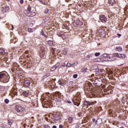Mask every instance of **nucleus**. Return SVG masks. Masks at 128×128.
Wrapping results in <instances>:
<instances>
[{
  "instance_id": "obj_22",
  "label": "nucleus",
  "mask_w": 128,
  "mask_h": 128,
  "mask_svg": "<svg viewBox=\"0 0 128 128\" xmlns=\"http://www.w3.org/2000/svg\"><path fill=\"white\" fill-rule=\"evenodd\" d=\"M0 54L4 56V54H6V50L4 48H0Z\"/></svg>"
},
{
  "instance_id": "obj_32",
  "label": "nucleus",
  "mask_w": 128,
  "mask_h": 128,
  "mask_svg": "<svg viewBox=\"0 0 128 128\" xmlns=\"http://www.w3.org/2000/svg\"><path fill=\"white\" fill-rule=\"evenodd\" d=\"M60 62H58L56 65H54L56 68H60Z\"/></svg>"
},
{
  "instance_id": "obj_40",
  "label": "nucleus",
  "mask_w": 128,
  "mask_h": 128,
  "mask_svg": "<svg viewBox=\"0 0 128 128\" xmlns=\"http://www.w3.org/2000/svg\"><path fill=\"white\" fill-rule=\"evenodd\" d=\"M9 102H10V100H8V99H6L4 100L5 104H8Z\"/></svg>"
},
{
  "instance_id": "obj_56",
  "label": "nucleus",
  "mask_w": 128,
  "mask_h": 128,
  "mask_svg": "<svg viewBox=\"0 0 128 128\" xmlns=\"http://www.w3.org/2000/svg\"><path fill=\"white\" fill-rule=\"evenodd\" d=\"M48 118H52V115H50V114H48Z\"/></svg>"
},
{
  "instance_id": "obj_59",
  "label": "nucleus",
  "mask_w": 128,
  "mask_h": 128,
  "mask_svg": "<svg viewBox=\"0 0 128 128\" xmlns=\"http://www.w3.org/2000/svg\"><path fill=\"white\" fill-rule=\"evenodd\" d=\"M46 120L48 121V118L47 117H46Z\"/></svg>"
},
{
  "instance_id": "obj_31",
  "label": "nucleus",
  "mask_w": 128,
  "mask_h": 128,
  "mask_svg": "<svg viewBox=\"0 0 128 128\" xmlns=\"http://www.w3.org/2000/svg\"><path fill=\"white\" fill-rule=\"evenodd\" d=\"M74 63L73 64H72L68 62L66 64L67 68H70L72 66H74Z\"/></svg>"
},
{
  "instance_id": "obj_45",
  "label": "nucleus",
  "mask_w": 128,
  "mask_h": 128,
  "mask_svg": "<svg viewBox=\"0 0 128 128\" xmlns=\"http://www.w3.org/2000/svg\"><path fill=\"white\" fill-rule=\"evenodd\" d=\"M74 78H78V74H74L73 75Z\"/></svg>"
},
{
  "instance_id": "obj_2",
  "label": "nucleus",
  "mask_w": 128,
  "mask_h": 128,
  "mask_svg": "<svg viewBox=\"0 0 128 128\" xmlns=\"http://www.w3.org/2000/svg\"><path fill=\"white\" fill-rule=\"evenodd\" d=\"M73 102L75 106H78L80 104V93L78 92L76 94V96L74 100H73Z\"/></svg>"
},
{
  "instance_id": "obj_46",
  "label": "nucleus",
  "mask_w": 128,
  "mask_h": 128,
  "mask_svg": "<svg viewBox=\"0 0 128 128\" xmlns=\"http://www.w3.org/2000/svg\"><path fill=\"white\" fill-rule=\"evenodd\" d=\"M58 36H60V38H62L64 36V34H60V33H58Z\"/></svg>"
},
{
  "instance_id": "obj_19",
  "label": "nucleus",
  "mask_w": 128,
  "mask_h": 128,
  "mask_svg": "<svg viewBox=\"0 0 128 128\" xmlns=\"http://www.w3.org/2000/svg\"><path fill=\"white\" fill-rule=\"evenodd\" d=\"M50 52L52 54V56H54V58L56 57V48H52Z\"/></svg>"
},
{
  "instance_id": "obj_38",
  "label": "nucleus",
  "mask_w": 128,
  "mask_h": 128,
  "mask_svg": "<svg viewBox=\"0 0 128 128\" xmlns=\"http://www.w3.org/2000/svg\"><path fill=\"white\" fill-rule=\"evenodd\" d=\"M44 14H48V8H46L44 11Z\"/></svg>"
},
{
  "instance_id": "obj_27",
  "label": "nucleus",
  "mask_w": 128,
  "mask_h": 128,
  "mask_svg": "<svg viewBox=\"0 0 128 128\" xmlns=\"http://www.w3.org/2000/svg\"><path fill=\"white\" fill-rule=\"evenodd\" d=\"M103 58H110V54H102Z\"/></svg>"
},
{
  "instance_id": "obj_53",
  "label": "nucleus",
  "mask_w": 128,
  "mask_h": 128,
  "mask_svg": "<svg viewBox=\"0 0 128 128\" xmlns=\"http://www.w3.org/2000/svg\"><path fill=\"white\" fill-rule=\"evenodd\" d=\"M22 62L25 64H28V62L27 60H22Z\"/></svg>"
},
{
  "instance_id": "obj_60",
  "label": "nucleus",
  "mask_w": 128,
  "mask_h": 128,
  "mask_svg": "<svg viewBox=\"0 0 128 128\" xmlns=\"http://www.w3.org/2000/svg\"><path fill=\"white\" fill-rule=\"evenodd\" d=\"M52 128H56V126H54L53 127H52Z\"/></svg>"
},
{
  "instance_id": "obj_42",
  "label": "nucleus",
  "mask_w": 128,
  "mask_h": 128,
  "mask_svg": "<svg viewBox=\"0 0 128 128\" xmlns=\"http://www.w3.org/2000/svg\"><path fill=\"white\" fill-rule=\"evenodd\" d=\"M100 54V52H96L94 54L95 56H98Z\"/></svg>"
},
{
  "instance_id": "obj_18",
  "label": "nucleus",
  "mask_w": 128,
  "mask_h": 128,
  "mask_svg": "<svg viewBox=\"0 0 128 128\" xmlns=\"http://www.w3.org/2000/svg\"><path fill=\"white\" fill-rule=\"evenodd\" d=\"M10 10V7L8 6H6L5 7L3 8L2 10V12L4 13L6 12H8Z\"/></svg>"
},
{
  "instance_id": "obj_4",
  "label": "nucleus",
  "mask_w": 128,
  "mask_h": 128,
  "mask_svg": "<svg viewBox=\"0 0 128 128\" xmlns=\"http://www.w3.org/2000/svg\"><path fill=\"white\" fill-rule=\"evenodd\" d=\"M54 100L55 102H60L62 99V93L57 92L54 94Z\"/></svg>"
},
{
  "instance_id": "obj_57",
  "label": "nucleus",
  "mask_w": 128,
  "mask_h": 128,
  "mask_svg": "<svg viewBox=\"0 0 128 128\" xmlns=\"http://www.w3.org/2000/svg\"><path fill=\"white\" fill-rule=\"evenodd\" d=\"M117 36H118V38H120V36H122V34H117Z\"/></svg>"
},
{
  "instance_id": "obj_30",
  "label": "nucleus",
  "mask_w": 128,
  "mask_h": 128,
  "mask_svg": "<svg viewBox=\"0 0 128 128\" xmlns=\"http://www.w3.org/2000/svg\"><path fill=\"white\" fill-rule=\"evenodd\" d=\"M62 52L64 56H66V54H68V50L66 49H64Z\"/></svg>"
},
{
  "instance_id": "obj_61",
  "label": "nucleus",
  "mask_w": 128,
  "mask_h": 128,
  "mask_svg": "<svg viewBox=\"0 0 128 128\" xmlns=\"http://www.w3.org/2000/svg\"><path fill=\"white\" fill-rule=\"evenodd\" d=\"M84 24V23L82 22H81V26L82 25V24Z\"/></svg>"
},
{
  "instance_id": "obj_21",
  "label": "nucleus",
  "mask_w": 128,
  "mask_h": 128,
  "mask_svg": "<svg viewBox=\"0 0 128 128\" xmlns=\"http://www.w3.org/2000/svg\"><path fill=\"white\" fill-rule=\"evenodd\" d=\"M36 16V12H32V11H30V12H28V16Z\"/></svg>"
},
{
  "instance_id": "obj_28",
  "label": "nucleus",
  "mask_w": 128,
  "mask_h": 128,
  "mask_svg": "<svg viewBox=\"0 0 128 128\" xmlns=\"http://www.w3.org/2000/svg\"><path fill=\"white\" fill-rule=\"evenodd\" d=\"M68 122L69 124H72V118L69 117L68 118Z\"/></svg>"
},
{
  "instance_id": "obj_6",
  "label": "nucleus",
  "mask_w": 128,
  "mask_h": 128,
  "mask_svg": "<svg viewBox=\"0 0 128 128\" xmlns=\"http://www.w3.org/2000/svg\"><path fill=\"white\" fill-rule=\"evenodd\" d=\"M14 108L15 110H16L17 112H19V114H22V112H24V108L20 105L16 106Z\"/></svg>"
},
{
  "instance_id": "obj_48",
  "label": "nucleus",
  "mask_w": 128,
  "mask_h": 128,
  "mask_svg": "<svg viewBox=\"0 0 128 128\" xmlns=\"http://www.w3.org/2000/svg\"><path fill=\"white\" fill-rule=\"evenodd\" d=\"M90 58V55H87L86 56V58H88H88Z\"/></svg>"
},
{
  "instance_id": "obj_15",
  "label": "nucleus",
  "mask_w": 128,
  "mask_h": 128,
  "mask_svg": "<svg viewBox=\"0 0 128 128\" xmlns=\"http://www.w3.org/2000/svg\"><path fill=\"white\" fill-rule=\"evenodd\" d=\"M94 104H96V102H88V101H84V106H92Z\"/></svg>"
},
{
  "instance_id": "obj_12",
  "label": "nucleus",
  "mask_w": 128,
  "mask_h": 128,
  "mask_svg": "<svg viewBox=\"0 0 128 128\" xmlns=\"http://www.w3.org/2000/svg\"><path fill=\"white\" fill-rule=\"evenodd\" d=\"M100 20L102 22H106L108 18H106L104 15H101L100 16Z\"/></svg>"
},
{
  "instance_id": "obj_47",
  "label": "nucleus",
  "mask_w": 128,
  "mask_h": 128,
  "mask_svg": "<svg viewBox=\"0 0 128 128\" xmlns=\"http://www.w3.org/2000/svg\"><path fill=\"white\" fill-rule=\"evenodd\" d=\"M24 102H26V104H30V101H25Z\"/></svg>"
},
{
  "instance_id": "obj_10",
  "label": "nucleus",
  "mask_w": 128,
  "mask_h": 128,
  "mask_svg": "<svg viewBox=\"0 0 128 128\" xmlns=\"http://www.w3.org/2000/svg\"><path fill=\"white\" fill-rule=\"evenodd\" d=\"M22 82L23 83L24 86L26 88H28V86H30V80H24L22 81Z\"/></svg>"
},
{
  "instance_id": "obj_33",
  "label": "nucleus",
  "mask_w": 128,
  "mask_h": 128,
  "mask_svg": "<svg viewBox=\"0 0 128 128\" xmlns=\"http://www.w3.org/2000/svg\"><path fill=\"white\" fill-rule=\"evenodd\" d=\"M20 78L21 80V81H22V80H26V77H24V76H20Z\"/></svg>"
},
{
  "instance_id": "obj_29",
  "label": "nucleus",
  "mask_w": 128,
  "mask_h": 128,
  "mask_svg": "<svg viewBox=\"0 0 128 128\" xmlns=\"http://www.w3.org/2000/svg\"><path fill=\"white\" fill-rule=\"evenodd\" d=\"M48 44L50 46H52L54 45V43L52 42V40H48Z\"/></svg>"
},
{
  "instance_id": "obj_8",
  "label": "nucleus",
  "mask_w": 128,
  "mask_h": 128,
  "mask_svg": "<svg viewBox=\"0 0 128 128\" xmlns=\"http://www.w3.org/2000/svg\"><path fill=\"white\" fill-rule=\"evenodd\" d=\"M113 56L114 58H126V55H124V54L114 53L113 54Z\"/></svg>"
},
{
  "instance_id": "obj_11",
  "label": "nucleus",
  "mask_w": 128,
  "mask_h": 128,
  "mask_svg": "<svg viewBox=\"0 0 128 128\" xmlns=\"http://www.w3.org/2000/svg\"><path fill=\"white\" fill-rule=\"evenodd\" d=\"M46 52V49L44 47H41L40 50V56L41 58H44V52Z\"/></svg>"
},
{
  "instance_id": "obj_5",
  "label": "nucleus",
  "mask_w": 128,
  "mask_h": 128,
  "mask_svg": "<svg viewBox=\"0 0 128 128\" xmlns=\"http://www.w3.org/2000/svg\"><path fill=\"white\" fill-rule=\"evenodd\" d=\"M52 120L53 122H58L60 120V115L58 112H54L53 114H52Z\"/></svg>"
},
{
  "instance_id": "obj_3",
  "label": "nucleus",
  "mask_w": 128,
  "mask_h": 128,
  "mask_svg": "<svg viewBox=\"0 0 128 128\" xmlns=\"http://www.w3.org/2000/svg\"><path fill=\"white\" fill-rule=\"evenodd\" d=\"M80 19H76L74 20V22H73V26H74V28H76V30H75V32H80Z\"/></svg>"
},
{
  "instance_id": "obj_49",
  "label": "nucleus",
  "mask_w": 128,
  "mask_h": 128,
  "mask_svg": "<svg viewBox=\"0 0 128 128\" xmlns=\"http://www.w3.org/2000/svg\"><path fill=\"white\" fill-rule=\"evenodd\" d=\"M0 36H2V33L0 32V44L2 42V38Z\"/></svg>"
},
{
  "instance_id": "obj_39",
  "label": "nucleus",
  "mask_w": 128,
  "mask_h": 128,
  "mask_svg": "<svg viewBox=\"0 0 128 128\" xmlns=\"http://www.w3.org/2000/svg\"><path fill=\"white\" fill-rule=\"evenodd\" d=\"M8 124L9 126H12V121L10 120H8Z\"/></svg>"
},
{
  "instance_id": "obj_63",
  "label": "nucleus",
  "mask_w": 128,
  "mask_h": 128,
  "mask_svg": "<svg viewBox=\"0 0 128 128\" xmlns=\"http://www.w3.org/2000/svg\"><path fill=\"white\" fill-rule=\"evenodd\" d=\"M12 28H14V26H12Z\"/></svg>"
},
{
  "instance_id": "obj_64",
  "label": "nucleus",
  "mask_w": 128,
  "mask_h": 128,
  "mask_svg": "<svg viewBox=\"0 0 128 128\" xmlns=\"http://www.w3.org/2000/svg\"><path fill=\"white\" fill-rule=\"evenodd\" d=\"M7 0V2H10V0Z\"/></svg>"
},
{
  "instance_id": "obj_62",
  "label": "nucleus",
  "mask_w": 128,
  "mask_h": 128,
  "mask_svg": "<svg viewBox=\"0 0 128 128\" xmlns=\"http://www.w3.org/2000/svg\"><path fill=\"white\" fill-rule=\"evenodd\" d=\"M71 102H68V104H71Z\"/></svg>"
},
{
  "instance_id": "obj_34",
  "label": "nucleus",
  "mask_w": 128,
  "mask_h": 128,
  "mask_svg": "<svg viewBox=\"0 0 128 128\" xmlns=\"http://www.w3.org/2000/svg\"><path fill=\"white\" fill-rule=\"evenodd\" d=\"M98 80H94V84L98 86Z\"/></svg>"
},
{
  "instance_id": "obj_26",
  "label": "nucleus",
  "mask_w": 128,
  "mask_h": 128,
  "mask_svg": "<svg viewBox=\"0 0 128 128\" xmlns=\"http://www.w3.org/2000/svg\"><path fill=\"white\" fill-rule=\"evenodd\" d=\"M87 71H88V68L86 67H84L81 70L82 72H86Z\"/></svg>"
},
{
  "instance_id": "obj_17",
  "label": "nucleus",
  "mask_w": 128,
  "mask_h": 128,
  "mask_svg": "<svg viewBox=\"0 0 128 128\" xmlns=\"http://www.w3.org/2000/svg\"><path fill=\"white\" fill-rule=\"evenodd\" d=\"M30 94V90H26V91H24L22 92V96H26V98Z\"/></svg>"
},
{
  "instance_id": "obj_55",
  "label": "nucleus",
  "mask_w": 128,
  "mask_h": 128,
  "mask_svg": "<svg viewBox=\"0 0 128 128\" xmlns=\"http://www.w3.org/2000/svg\"><path fill=\"white\" fill-rule=\"evenodd\" d=\"M62 66H66V63H64L62 65Z\"/></svg>"
},
{
  "instance_id": "obj_13",
  "label": "nucleus",
  "mask_w": 128,
  "mask_h": 128,
  "mask_svg": "<svg viewBox=\"0 0 128 128\" xmlns=\"http://www.w3.org/2000/svg\"><path fill=\"white\" fill-rule=\"evenodd\" d=\"M58 84L60 86H64L66 84V81L64 79H60L58 81Z\"/></svg>"
},
{
  "instance_id": "obj_44",
  "label": "nucleus",
  "mask_w": 128,
  "mask_h": 128,
  "mask_svg": "<svg viewBox=\"0 0 128 128\" xmlns=\"http://www.w3.org/2000/svg\"><path fill=\"white\" fill-rule=\"evenodd\" d=\"M4 90V86H0V92H2Z\"/></svg>"
},
{
  "instance_id": "obj_25",
  "label": "nucleus",
  "mask_w": 128,
  "mask_h": 128,
  "mask_svg": "<svg viewBox=\"0 0 128 128\" xmlns=\"http://www.w3.org/2000/svg\"><path fill=\"white\" fill-rule=\"evenodd\" d=\"M116 52H122V47L120 46H118V47H116Z\"/></svg>"
},
{
  "instance_id": "obj_9",
  "label": "nucleus",
  "mask_w": 128,
  "mask_h": 128,
  "mask_svg": "<svg viewBox=\"0 0 128 128\" xmlns=\"http://www.w3.org/2000/svg\"><path fill=\"white\" fill-rule=\"evenodd\" d=\"M10 94H13V96H16V94H18V90L16 86H13L10 90Z\"/></svg>"
},
{
  "instance_id": "obj_24",
  "label": "nucleus",
  "mask_w": 128,
  "mask_h": 128,
  "mask_svg": "<svg viewBox=\"0 0 128 128\" xmlns=\"http://www.w3.org/2000/svg\"><path fill=\"white\" fill-rule=\"evenodd\" d=\"M56 57L54 56H52V58H51V62H50V64H54V62H56Z\"/></svg>"
},
{
  "instance_id": "obj_41",
  "label": "nucleus",
  "mask_w": 128,
  "mask_h": 128,
  "mask_svg": "<svg viewBox=\"0 0 128 128\" xmlns=\"http://www.w3.org/2000/svg\"><path fill=\"white\" fill-rule=\"evenodd\" d=\"M28 32H34V30H32V29L30 28H28Z\"/></svg>"
},
{
  "instance_id": "obj_1",
  "label": "nucleus",
  "mask_w": 128,
  "mask_h": 128,
  "mask_svg": "<svg viewBox=\"0 0 128 128\" xmlns=\"http://www.w3.org/2000/svg\"><path fill=\"white\" fill-rule=\"evenodd\" d=\"M10 80V76L6 71L0 72V82H8Z\"/></svg>"
},
{
  "instance_id": "obj_7",
  "label": "nucleus",
  "mask_w": 128,
  "mask_h": 128,
  "mask_svg": "<svg viewBox=\"0 0 128 128\" xmlns=\"http://www.w3.org/2000/svg\"><path fill=\"white\" fill-rule=\"evenodd\" d=\"M20 70V65L18 63L14 62L13 64V67L12 68V72H16V70Z\"/></svg>"
},
{
  "instance_id": "obj_23",
  "label": "nucleus",
  "mask_w": 128,
  "mask_h": 128,
  "mask_svg": "<svg viewBox=\"0 0 128 128\" xmlns=\"http://www.w3.org/2000/svg\"><path fill=\"white\" fill-rule=\"evenodd\" d=\"M41 36H44L46 38H48V35L46 34L44 32V30H42L41 32H40Z\"/></svg>"
},
{
  "instance_id": "obj_16",
  "label": "nucleus",
  "mask_w": 128,
  "mask_h": 128,
  "mask_svg": "<svg viewBox=\"0 0 128 128\" xmlns=\"http://www.w3.org/2000/svg\"><path fill=\"white\" fill-rule=\"evenodd\" d=\"M102 124V120L100 118H98L95 122V124H96L97 126H100V124Z\"/></svg>"
},
{
  "instance_id": "obj_35",
  "label": "nucleus",
  "mask_w": 128,
  "mask_h": 128,
  "mask_svg": "<svg viewBox=\"0 0 128 128\" xmlns=\"http://www.w3.org/2000/svg\"><path fill=\"white\" fill-rule=\"evenodd\" d=\"M57 68L55 67V66H53L51 69L50 70H52V72H54V70H56Z\"/></svg>"
},
{
  "instance_id": "obj_36",
  "label": "nucleus",
  "mask_w": 128,
  "mask_h": 128,
  "mask_svg": "<svg viewBox=\"0 0 128 128\" xmlns=\"http://www.w3.org/2000/svg\"><path fill=\"white\" fill-rule=\"evenodd\" d=\"M44 128H50V126L48 124H44Z\"/></svg>"
},
{
  "instance_id": "obj_52",
  "label": "nucleus",
  "mask_w": 128,
  "mask_h": 128,
  "mask_svg": "<svg viewBox=\"0 0 128 128\" xmlns=\"http://www.w3.org/2000/svg\"><path fill=\"white\" fill-rule=\"evenodd\" d=\"M20 3L22 4H24V0H20Z\"/></svg>"
},
{
  "instance_id": "obj_54",
  "label": "nucleus",
  "mask_w": 128,
  "mask_h": 128,
  "mask_svg": "<svg viewBox=\"0 0 128 128\" xmlns=\"http://www.w3.org/2000/svg\"><path fill=\"white\" fill-rule=\"evenodd\" d=\"M92 122H95L96 123V120L94 118H93L92 119Z\"/></svg>"
},
{
  "instance_id": "obj_20",
  "label": "nucleus",
  "mask_w": 128,
  "mask_h": 128,
  "mask_svg": "<svg viewBox=\"0 0 128 128\" xmlns=\"http://www.w3.org/2000/svg\"><path fill=\"white\" fill-rule=\"evenodd\" d=\"M108 2L110 6H114V4H116V0H108Z\"/></svg>"
},
{
  "instance_id": "obj_43",
  "label": "nucleus",
  "mask_w": 128,
  "mask_h": 128,
  "mask_svg": "<svg viewBox=\"0 0 128 128\" xmlns=\"http://www.w3.org/2000/svg\"><path fill=\"white\" fill-rule=\"evenodd\" d=\"M8 58H6V57H4V60L6 62V64H8Z\"/></svg>"
},
{
  "instance_id": "obj_50",
  "label": "nucleus",
  "mask_w": 128,
  "mask_h": 128,
  "mask_svg": "<svg viewBox=\"0 0 128 128\" xmlns=\"http://www.w3.org/2000/svg\"><path fill=\"white\" fill-rule=\"evenodd\" d=\"M50 76V73H47V74H46V76Z\"/></svg>"
},
{
  "instance_id": "obj_37",
  "label": "nucleus",
  "mask_w": 128,
  "mask_h": 128,
  "mask_svg": "<svg viewBox=\"0 0 128 128\" xmlns=\"http://www.w3.org/2000/svg\"><path fill=\"white\" fill-rule=\"evenodd\" d=\"M32 5H30V4L28 5V10H29V12L32 11Z\"/></svg>"
},
{
  "instance_id": "obj_51",
  "label": "nucleus",
  "mask_w": 128,
  "mask_h": 128,
  "mask_svg": "<svg viewBox=\"0 0 128 128\" xmlns=\"http://www.w3.org/2000/svg\"><path fill=\"white\" fill-rule=\"evenodd\" d=\"M60 128H64V126H62V124H60L59 126Z\"/></svg>"
},
{
  "instance_id": "obj_14",
  "label": "nucleus",
  "mask_w": 128,
  "mask_h": 128,
  "mask_svg": "<svg viewBox=\"0 0 128 128\" xmlns=\"http://www.w3.org/2000/svg\"><path fill=\"white\" fill-rule=\"evenodd\" d=\"M25 54H27L26 56L28 58H30V56H34V52L32 50H26L25 52Z\"/></svg>"
},
{
  "instance_id": "obj_58",
  "label": "nucleus",
  "mask_w": 128,
  "mask_h": 128,
  "mask_svg": "<svg viewBox=\"0 0 128 128\" xmlns=\"http://www.w3.org/2000/svg\"><path fill=\"white\" fill-rule=\"evenodd\" d=\"M76 128H80V126H78V124H77L76 125Z\"/></svg>"
}]
</instances>
